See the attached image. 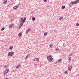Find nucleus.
<instances>
[{"label":"nucleus","mask_w":79,"mask_h":79,"mask_svg":"<svg viewBox=\"0 0 79 79\" xmlns=\"http://www.w3.org/2000/svg\"><path fill=\"white\" fill-rule=\"evenodd\" d=\"M31 30V28H28V29L27 30L26 33H28Z\"/></svg>","instance_id":"obj_8"},{"label":"nucleus","mask_w":79,"mask_h":79,"mask_svg":"<svg viewBox=\"0 0 79 79\" xmlns=\"http://www.w3.org/2000/svg\"><path fill=\"white\" fill-rule=\"evenodd\" d=\"M63 19V17H60L59 19V21H60L61 19Z\"/></svg>","instance_id":"obj_22"},{"label":"nucleus","mask_w":79,"mask_h":79,"mask_svg":"<svg viewBox=\"0 0 79 79\" xmlns=\"http://www.w3.org/2000/svg\"><path fill=\"white\" fill-rule=\"evenodd\" d=\"M30 56V54H28L27 56H26L25 57V59H27V58H29Z\"/></svg>","instance_id":"obj_10"},{"label":"nucleus","mask_w":79,"mask_h":79,"mask_svg":"<svg viewBox=\"0 0 79 79\" xmlns=\"http://www.w3.org/2000/svg\"><path fill=\"white\" fill-rule=\"evenodd\" d=\"M68 60H71V59L70 58V59H69Z\"/></svg>","instance_id":"obj_33"},{"label":"nucleus","mask_w":79,"mask_h":79,"mask_svg":"<svg viewBox=\"0 0 79 79\" xmlns=\"http://www.w3.org/2000/svg\"><path fill=\"white\" fill-rule=\"evenodd\" d=\"M47 35V32L44 33V36H46Z\"/></svg>","instance_id":"obj_20"},{"label":"nucleus","mask_w":79,"mask_h":79,"mask_svg":"<svg viewBox=\"0 0 79 79\" xmlns=\"http://www.w3.org/2000/svg\"><path fill=\"white\" fill-rule=\"evenodd\" d=\"M36 60L37 61H39V58H37Z\"/></svg>","instance_id":"obj_21"},{"label":"nucleus","mask_w":79,"mask_h":79,"mask_svg":"<svg viewBox=\"0 0 79 79\" xmlns=\"http://www.w3.org/2000/svg\"><path fill=\"white\" fill-rule=\"evenodd\" d=\"M53 45V44H50V47H51V48H52Z\"/></svg>","instance_id":"obj_16"},{"label":"nucleus","mask_w":79,"mask_h":79,"mask_svg":"<svg viewBox=\"0 0 79 79\" xmlns=\"http://www.w3.org/2000/svg\"><path fill=\"white\" fill-rule=\"evenodd\" d=\"M9 71V70L8 69L5 70L3 72V74H4V75H5V74H7V73H8Z\"/></svg>","instance_id":"obj_5"},{"label":"nucleus","mask_w":79,"mask_h":79,"mask_svg":"<svg viewBox=\"0 0 79 79\" xmlns=\"http://www.w3.org/2000/svg\"><path fill=\"white\" fill-rule=\"evenodd\" d=\"M18 6H18V5L15 6H14L13 7V9L15 10L16 9H17V8H18Z\"/></svg>","instance_id":"obj_9"},{"label":"nucleus","mask_w":79,"mask_h":79,"mask_svg":"<svg viewBox=\"0 0 79 79\" xmlns=\"http://www.w3.org/2000/svg\"><path fill=\"white\" fill-rule=\"evenodd\" d=\"M35 18H34V17H33L32 19V20L33 21H35Z\"/></svg>","instance_id":"obj_25"},{"label":"nucleus","mask_w":79,"mask_h":79,"mask_svg":"<svg viewBox=\"0 0 79 79\" xmlns=\"http://www.w3.org/2000/svg\"><path fill=\"white\" fill-rule=\"evenodd\" d=\"M70 55H72V54H70Z\"/></svg>","instance_id":"obj_37"},{"label":"nucleus","mask_w":79,"mask_h":79,"mask_svg":"<svg viewBox=\"0 0 79 79\" xmlns=\"http://www.w3.org/2000/svg\"><path fill=\"white\" fill-rule=\"evenodd\" d=\"M79 23H77L76 26H79Z\"/></svg>","instance_id":"obj_31"},{"label":"nucleus","mask_w":79,"mask_h":79,"mask_svg":"<svg viewBox=\"0 0 79 79\" xmlns=\"http://www.w3.org/2000/svg\"><path fill=\"white\" fill-rule=\"evenodd\" d=\"M72 5H73V4H72V2H71L69 4V7H71V6H72Z\"/></svg>","instance_id":"obj_14"},{"label":"nucleus","mask_w":79,"mask_h":79,"mask_svg":"<svg viewBox=\"0 0 79 79\" xmlns=\"http://www.w3.org/2000/svg\"><path fill=\"white\" fill-rule=\"evenodd\" d=\"M69 58H71V57H69Z\"/></svg>","instance_id":"obj_36"},{"label":"nucleus","mask_w":79,"mask_h":79,"mask_svg":"<svg viewBox=\"0 0 79 79\" xmlns=\"http://www.w3.org/2000/svg\"><path fill=\"white\" fill-rule=\"evenodd\" d=\"M26 18H24L23 19V21H25H25H26Z\"/></svg>","instance_id":"obj_27"},{"label":"nucleus","mask_w":79,"mask_h":79,"mask_svg":"<svg viewBox=\"0 0 79 79\" xmlns=\"http://www.w3.org/2000/svg\"><path fill=\"white\" fill-rule=\"evenodd\" d=\"M2 2V3L4 5H5V4H6V3H7V0H3Z\"/></svg>","instance_id":"obj_6"},{"label":"nucleus","mask_w":79,"mask_h":79,"mask_svg":"<svg viewBox=\"0 0 79 79\" xmlns=\"http://www.w3.org/2000/svg\"><path fill=\"white\" fill-rule=\"evenodd\" d=\"M64 73V74H68V70H66V71H65Z\"/></svg>","instance_id":"obj_17"},{"label":"nucleus","mask_w":79,"mask_h":79,"mask_svg":"<svg viewBox=\"0 0 79 79\" xmlns=\"http://www.w3.org/2000/svg\"><path fill=\"white\" fill-rule=\"evenodd\" d=\"M19 26L20 27H21V24H20L19 25Z\"/></svg>","instance_id":"obj_32"},{"label":"nucleus","mask_w":79,"mask_h":79,"mask_svg":"<svg viewBox=\"0 0 79 79\" xmlns=\"http://www.w3.org/2000/svg\"><path fill=\"white\" fill-rule=\"evenodd\" d=\"M8 65H4L3 68H4V69H5L6 68H8Z\"/></svg>","instance_id":"obj_11"},{"label":"nucleus","mask_w":79,"mask_h":79,"mask_svg":"<svg viewBox=\"0 0 79 79\" xmlns=\"http://www.w3.org/2000/svg\"><path fill=\"white\" fill-rule=\"evenodd\" d=\"M48 60L50 62L52 61L53 60V59L52 58V55L49 56L47 57Z\"/></svg>","instance_id":"obj_2"},{"label":"nucleus","mask_w":79,"mask_h":79,"mask_svg":"<svg viewBox=\"0 0 79 79\" xmlns=\"http://www.w3.org/2000/svg\"><path fill=\"white\" fill-rule=\"evenodd\" d=\"M13 46H10L9 48V49H10V50H12V49H13Z\"/></svg>","instance_id":"obj_18"},{"label":"nucleus","mask_w":79,"mask_h":79,"mask_svg":"<svg viewBox=\"0 0 79 79\" xmlns=\"http://www.w3.org/2000/svg\"><path fill=\"white\" fill-rule=\"evenodd\" d=\"M44 2H47V0H43Z\"/></svg>","instance_id":"obj_30"},{"label":"nucleus","mask_w":79,"mask_h":79,"mask_svg":"<svg viewBox=\"0 0 79 79\" xmlns=\"http://www.w3.org/2000/svg\"><path fill=\"white\" fill-rule=\"evenodd\" d=\"M5 79H9L8 78H6Z\"/></svg>","instance_id":"obj_35"},{"label":"nucleus","mask_w":79,"mask_h":79,"mask_svg":"<svg viewBox=\"0 0 79 79\" xmlns=\"http://www.w3.org/2000/svg\"><path fill=\"white\" fill-rule=\"evenodd\" d=\"M72 68H73V66L70 65L68 68V70L70 71H71V69H72Z\"/></svg>","instance_id":"obj_7"},{"label":"nucleus","mask_w":79,"mask_h":79,"mask_svg":"<svg viewBox=\"0 0 79 79\" xmlns=\"http://www.w3.org/2000/svg\"><path fill=\"white\" fill-rule=\"evenodd\" d=\"M12 27V26H11V25H10L9 26V29H11Z\"/></svg>","instance_id":"obj_19"},{"label":"nucleus","mask_w":79,"mask_h":79,"mask_svg":"<svg viewBox=\"0 0 79 79\" xmlns=\"http://www.w3.org/2000/svg\"><path fill=\"white\" fill-rule=\"evenodd\" d=\"M11 26H12V27H14V26H15V24H12L11 25Z\"/></svg>","instance_id":"obj_29"},{"label":"nucleus","mask_w":79,"mask_h":79,"mask_svg":"<svg viewBox=\"0 0 79 79\" xmlns=\"http://www.w3.org/2000/svg\"><path fill=\"white\" fill-rule=\"evenodd\" d=\"M14 53H15L14 52H10L8 53L7 55L8 56H13V54H14Z\"/></svg>","instance_id":"obj_4"},{"label":"nucleus","mask_w":79,"mask_h":79,"mask_svg":"<svg viewBox=\"0 0 79 79\" xmlns=\"http://www.w3.org/2000/svg\"><path fill=\"white\" fill-rule=\"evenodd\" d=\"M35 61V59L33 61Z\"/></svg>","instance_id":"obj_34"},{"label":"nucleus","mask_w":79,"mask_h":79,"mask_svg":"<svg viewBox=\"0 0 79 79\" xmlns=\"http://www.w3.org/2000/svg\"><path fill=\"white\" fill-rule=\"evenodd\" d=\"M58 50H59V49L58 48H56V51H58Z\"/></svg>","instance_id":"obj_24"},{"label":"nucleus","mask_w":79,"mask_h":79,"mask_svg":"<svg viewBox=\"0 0 79 79\" xmlns=\"http://www.w3.org/2000/svg\"><path fill=\"white\" fill-rule=\"evenodd\" d=\"M72 5H75V4H77L79 3V0H76L73 2H71Z\"/></svg>","instance_id":"obj_3"},{"label":"nucleus","mask_w":79,"mask_h":79,"mask_svg":"<svg viewBox=\"0 0 79 79\" xmlns=\"http://www.w3.org/2000/svg\"><path fill=\"white\" fill-rule=\"evenodd\" d=\"M62 60V59H60L58 60V63H61V60Z\"/></svg>","instance_id":"obj_15"},{"label":"nucleus","mask_w":79,"mask_h":79,"mask_svg":"<svg viewBox=\"0 0 79 79\" xmlns=\"http://www.w3.org/2000/svg\"><path fill=\"white\" fill-rule=\"evenodd\" d=\"M18 35H19V37H21V35H22V33L21 32L19 33L18 34Z\"/></svg>","instance_id":"obj_13"},{"label":"nucleus","mask_w":79,"mask_h":79,"mask_svg":"<svg viewBox=\"0 0 79 79\" xmlns=\"http://www.w3.org/2000/svg\"><path fill=\"white\" fill-rule=\"evenodd\" d=\"M4 29H5V28L3 27L2 28L1 31H3V30H4Z\"/></svg>","instance_id":"obj_28"},{"label":"nucleus","mask_w":79,"mask_h":79,"mask_svg":"<svg viewBox=\"0 0 79 79\" xmlns=\"http://www.w3.org/2000/svg\"><path fill=\"white\" fill-rule=\"evenodd\" d=\"M21 65L19 64V65H17V66L16 67V69H18V68H19V67H21Z\"/></svg>","instance_id":"obj_12"},{"label":"nucleus","mask_w":79,"mask_h":79,"mask_svg":"<svg viewBox=\"0 0 79 79\" xmlns=\"http://www.w3.org/2000/svg\"><path fill=\"white\" fill-rule=\"evenodd\" d=\"M62 9H64V8H65V6H62L61 7Z\"/></svg>","instance_id":"obj_23"},{"label":"nucleus","mask_w":79,"mask_h":79,"mask_svg":"<svg viewBox=\"0 0 79 79\" xmlns=\"http://www.w3.org/2000/svg\"><path fill=\"white\" fill-rule=\"evenodd\" d=\"M19 22L20 24H21V27H22L23 26V24L25 23V21H24V19H23V18H21V19H19Z\"/></svg>","instance_id":"obj_1"},{"label":"nucleus","mask_w":79,"mask_h":79,"mask_svg":"<svg viewBox=\"0 0 79 79\" xmlns=\"http://www.w3.org/2000/svg\"><path fill=\"white\" fill-rule=\"evenodd\" d=\"M21 5V2H20L18 5L19 6V5Z\"/></svg>","instance_id":"obj_26"}]
</instances>
